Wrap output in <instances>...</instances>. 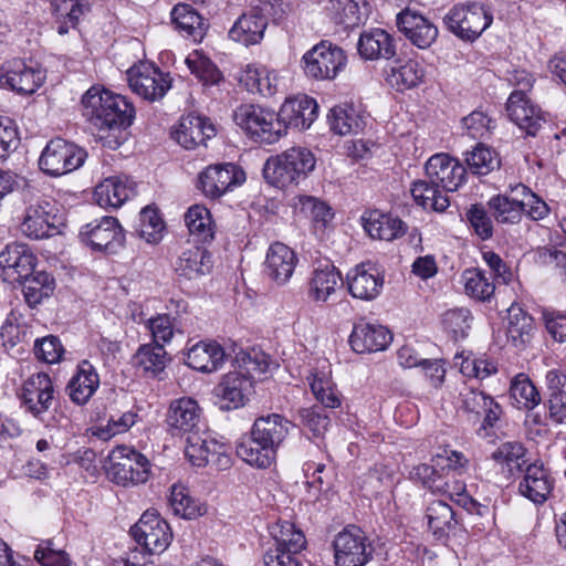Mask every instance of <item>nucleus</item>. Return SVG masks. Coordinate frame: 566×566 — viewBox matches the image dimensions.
Returning <instances> with one entry per match:
<instances>
[{
  "instance_id": "7c9ffc66",
  "label": "nucleus",
  "mask_w": 566,
  "mask_h": 566,
  "mask_svg": "<svg viewBox=\"0 0 566 566\" xmlns=\"http://www.w3.org/2000/svg\"><path fill=\"white\" fill-rule=\"evenodd\" d=\"M297 258L295 252L281 242L270 245L265 259V273L277 284H285L293 275Z\"/></svg>"
},
{
  "instance_id": "7ed1b4c3",
  "label": "nucleus",
  "mask_w": 566,
  "mask_h": 566,
  "mask_svg": "<svg viewBox=\"0 0 566 566\" xmlns=\"http://www.w3.org/2000/svg\"><path fill=\"white\" fill-rule=\"evenodd\" d=\"M237 125L243 128L255 140L273 144L285 135V124L281 122L280 112L259 105H242L234 112Z\"/></svg>"
},
{
  "instance_id": "338daca9",
  "label": "nucleus",
  "mask_w": 566,
  "mask_h": 566,
  "mask_svg": "<svg viewBox=\"0 0 566 566\" xmlns=\"http://www.w3.org/2000/svg\"><path fill=\"white\" fill-rule=\"evenodd\" d=\"M34 354L40 360L55 364L62 359L64 347L56 336L49 335L34 342Z\"/></svg>"
},
{
  "instance_id": "f704fd0d",
  "label": "nucleus",
  "mask_w": 566,
  "mask_h": 566,
  "mask_svg": "<svg viewBox=\"0 0 566 566\" xmlns=\"http://www.w3.org/2000/svg\"><path fill=\"white\" fill-rule=\"evenodd\" d=\"M291 422L279 413H271L255 419L251 432L270 448L277 449L290 432Z\"/></svg>"
},
{
  "instance_id": "09e8293b",
  "label": "nucleus",
  "mask_w": 566,
  "mask_h": 566,
  "mask_svg": "<svg viewBox=\"0 0 566 566\" xmlns=\"http://www.w3.org/2000/svg\"><path fill=\"white\" fill-rule=\"evenodd\" d=\"M237 360L240 367L239 371H242L251 380L265 375L277 366L268 354L258 349L240 353Z\"/></svg>"
},
{
  "instance_id": "3c124183",
  "label": "nucleus",
  "mask_w": 566,
  "mask_h": 566,
  "mask_svg": "<svg viewBox=\"0 0 566 566\" xmlns=\"http://www.w3.org/2000/svg\"><path fill=\"white\" fill-rule=\"evenodd\" d=\"M169 503L176 515L184 518H196L206 513V506L192 499L182 485L171 488Z\"/></svg>"
},
{
  "instance_id": "5fc2aeb1",
  "label": "nucleus",
  "mask_w": 566,
  "mask_h": 566,
  "mask_svg": "<svg viewBox=\"0 0 566 566\" xmlns=\"http://www.w3.org/2000/svg\"><path fill=\"white\" fill-rule=\"evenodd\" d=\"M424 78V69L413 60L407 61L398 69H391L388 81L398 91L409 90L419 85Z\"/></svg>"
},
{
  "instance_id": "4be33fe9",
  "label": "nucleus",
  "mask_w": 566,
  "mask_h": 566,
  "mask_svg": "<svg viewBox=\"0 0 566 566\" xmlns=\"http://www.w3.org/2000/svg\"><path fill=\"white\" fill-rule=\"evenodd\" d=\"M554 483V478L543 463H532L520 481L518 492L534 504H543L551 496Z\"/></svg>"
},
{
  "instance_id": "864d4df0",
  "label": "nucleus",
  "mask_w": 566,
  "mask_h": 566,
  "mask_svg": "<svg viewBox=\"0 0 566 566\" xmlns=\"http://www.w3.org/2000/svg\"><path fill=\"white\" fill-rule=\"evenodd\" d=\"M135 364L145 373L157 376L161 373L167 363V353L163 345H143L135 354Z\"/></svg>"
},
{
  "instance_id": "69168bd1",
  "label": "nucleus",
  "mask_w": 566,
  "mask_h": 566,
  "mask_svg": "<svg viewBox=\"0 0 566 566\" xmlns=\"http://www.w3.org/2000/svg\"><path fill=\"white\" fill-rule=\"evenodd\" d=\"M137 413L134 411L124 412L118 419H111L106 426L96 427L93 434L98 439L107 441L116 434L126 432L137 421Z\"/></svg>"
},
{
  "instance_id": "603ef678",
  "label": "nucleus",
  "mask_w": 566,
  "mask_h": 566,
  "mask_svg": "<svg viewBox=\"0 0 566 566\" xmlns=\"http://www.w3.org/2000/svg\"><path fill=\"white\" fill-rule=\"evenodd\" d=\"M424 171L427 177H465L468 170L458 159L440 153L427 160Z\"/></svg>"
},
{
  "instance_id": "2eb2a0df",
  "label": "nucleus",
  "mask_w": 566,
  "mask_h": 566,
  "mask_svg": "<svg viewBox=\"0 0 566 566\" xmlns=\"http://www.w3.org/2000/svg\"><path fill=\"white\" fill-rule=\"evenodd\" d=\"M201 419L202 409L198 401L190 397L172 400L166 415V423L172 436L198 432Z\"/></svg>"
},
{
  "instance_id": "b1692460",
  "label": "nucleus",
  "mask_w": 566,
  "mask_h": 566,
  "mask_svg": "<svg viewBox=\"0 0 566 566\" xmlns=\"http://www.w3.org/2000/svg\"><path fill=\"white\" fill-rule=\"evenodd\" d=\"M511 195V197L499 195L489 200V207L500 223L518 222L523 211L526 210L527 203L524 198H534V193L522 184L512 188Z\"/></svg>"
},
{
  "instance_id": "9d476101",
  "label": "nucleus",
  "mask_w": 566,
  "mask_h": 566,
  "mask_svg": "<svg viewBox=\"0 0 566 566\" xmlns=\"http://www.w3.org/2000/svg\"><path fill=\"white\" fill-rule=\"evenodd\" d=\"M78 237L93 251L116 253L125 243V233L115 217L105 216L83 226Z\"/></svg>"
},
{
  "instance_id": "1a4fd4ad",
  "label": "nucleus",
  "mask_w": 566,
  "mask_h": 566,
  "mask_svg": "<svg viewBox=\"0 0 566 566\" xmlns=\"http://www.w3.org/2000/svg\"><path fill=\"white\" fill-rule=\"evenodd\" d=\"M39 190L34 187V196L27 202L24 218L21 222V232L30 239H44L53 235L57 229V209L55 203L38 196Z\"/></svg>"
},
{
  "instance_id": "9b49d317",
  "label": "nucleus",
  "mask_w": 566,
  "mask_h": 566,
  "mask_svg": "<svg viewBox=\"0 0 566 566\" xmlns=\"http://www.w3.org/2000/svg\"><path fill=\"white\" fill-rule=\"evenodd\" d=\"M134 539L150 554H160L170 545L172 534L168 523L156 511H146L130 528Z\"/></svg>"
},
{
  "instance_id": "6ab92c4d",
  "label": "nucleus",
  "mask_w": 566,
  "mask_h": 566,
  "mask_svg": "<svg viewBox=\"0 0 566 566\" xmlns=\"http://www.w3.org/2000/svg\"><path fill=\"white\" fill-rule=\"evenodd\" d=\"M214 125L209 118L200 115L188 114L182 116L177 127L171 132V137L184 148L195 149L214 137Z\"/></svg>"
},
{
  "instance_id": "0e129e2a",
  "label": "nucleus",
  "mask_w": 566,
  "mask_h": 566,
  "mask_svg": "<svg viewBox=\"0 0 566 566\" xmlns=\"http://www.w3.org/2000/svg\"><path fill=\"white\" fill-rule=\"evenodd\" d=\"M465 217L476 237L483 241L492 238L493 222L482 205H471Z\"/></svg>"
},
{
  "instance_id": "bb28decb",
  "label": "nucleus",
  "mask_w": 566,
  "mask_h": 566,
  "mask_svg": "<svg viewBox=\"0 0 566 566\" xmlns=\"http://www.w3.org/2000/svg\"><path fill=\"white\" fill-rule=\"evenodd\" d=\"M185 457L191 465L197 468L206 467L213 457H218V462L221 465H228L230 463V459L224 452L223 444L208 436H201L198 432L187 437Z\"/></svg>"
},
{
  "instance_id": "aec40b11",
  "label": "nucleus",
  "mask_w": 566,
  "mask_h": 566,
  "mask_svg": "<svg viewBox=\"0 0 566 566\" xmlns=\"http://www.w3.org/2000/svg\"><path fill=\"white\" fill-rule=\"evenodd\" d=\"M398 29L420 49L429 48L438 36V28L418 11L406 7L397 14Z\"/></svg>"
},
{
  "instance_id": "f8f14e48",
  "label": "nucleus",
  "mask_w": 566,
  "mask_h": 566,
  "mask_svg": "<svg viewBox=\"0 0 566 566\" xmlns=\"http://www.w3.org/2000/svg\"><path fill=\"white\" fill-rule=\"evenodd\" d=\"M313 153L305 148H292L280 156L269 158L262 168V177H295L315 168Z\"/></svg>"
},
{
  "instance_id": "680f3d73",
  "label": "nucleus",
  "mask_w": 566,
  "mask_h": 566,
  "mask_svg": "<svg viewBox=\"0 0 566 566\" xmlns=\"http://www.w3.org/2000/svg\"><path fill=\"white\" fill-rule=\"evenodd\" d=\"M146 327L150 332L154 343L164 346L174 337L176 318L170 314H157L147 319Z\"/></svg>"
},
{
  "instance_id": "2f4dec72",
  "label": "nucleus",
  "mask_w": 566,
  "mask_h": 566,
  "mask_svg": "<svg viewBox=\"0 0 566 566\" xmlns=\"http://www.w3.org/2000/svg\"><path fill=\"white\" fill-rule=\"evenodd\" d=\"M171 22L175 29L184 36L201 42L208 30L207 20L190 4L178 3L171 12Z\"/></svg>"
},
{
  "instance_id": "49530a36",
  "label": "nucleus",
  "mask_w": 566,
  "mask_h": 566,
  "mask_svg": "<svg viewBox=\"0 0 566 566\" xmlns=\"http://www.w3.org/2000/svg\"><path fill=\"white\" fill-rule=\"evenodd\" d=\"M365 0H329L327 8L331 19L344 28H355L361 23V7Z\"/></svg>"
},
{
  "instance_id": "20e7f679",
  "label": "nucleus",
  "mask_w": 566,
  "mask_h": 566,
  "mask_svg": "<svg viewBox=\"0 0 566 566\" xmlns=\"http://www.w3.org/2000/svg\"><path fill=\"white\" fill-rule=\"evenodd\" d=\"M107 476L123 486L145 483L150 464L145 455L125 446L112 450L105 462Z\"/></svg>"
},
{
  "instance_id": "cd10ccee",
  "label": "nucleus",
  "mask_w": 566,
  "mask_h": 566,
  "mask_svg": "<svg viewBox=\"0 0 566 566\" xmlns=\"http://www.w3.org/2000/svg\"><path fill=\"white\" fill-rule=\"evenodd\" d=\"M340 282V273L331 261H318L308 280V297L316 303H325L336 292Z\"/></svg>"
},
{
  "instance_id": "f3484780",
  "label": "nucleus",
  "mask_w": 566,
  "mask_h": 566,
  "mask_svg": "<svg viewBox=\"0 0 566 566\" xmlns=\"http://www.w3.org/2000/svg\"><path fill=\"white\" fill-rule=\"evenodd\" d=\"M509 118L527 135L535 136L545 123L541 108L532 103L524 91H513L506 102Z\"/></svg>"
},
{
  "instance_id": "13d9d810",
  "label": "nucleus",
  "mask_w": 566,
  "mask_h": 566,
  "mask_svg": "<svg viewBox=\"0 0 566 566\" xmlns=\"http://www.w3.org/2000/svg\"><path fill=\"white\" fill-rule=\"evenodd\" d=\"M468 170L473 175L486 176L500 167L497 155L482 144H478L465 158Z\"/></svg>"
},
{
  "instance_id": "39448f33",
  "label": "nucleus",
  "mask_w": 566,
  "mask_h": 566,
  "mask_svg": "<svg viewBox=\"0 0 566 566\" xmlns=\"http://www.w3.org/2000/svg\"><path fill=\"white\" fill-rule=\"evenodd\" d=\"M345 51L327 40L308 50L301 60L305 75L316 81L334 80L346 66Z\"/></svg>"
},
{
  "instance_id": "393cba45",
  "label": "nucleus",
  "mask_w": 566,
  "mask_h": 566,
  "mask_svg": "<svg viewBox=\"0 0 566 566\" xmlns=\"http://www.w3.org/2000/svg\"><path fill=\"white\" fill-rule=\"evenodd\" d=\"M128 83L134 93L150 102L161 98L170 87L167 75L151 66L132 70L128 73Z\"/></svg>"
},
{
  "instance_id": "c756f323",
  "label": "nucleus",
  "mask_w": 566,
  "mask_h": 566,
  "mask_svg": "<svg viewBox=\"0 0 566 566\" xmlns=\"http://www.w3.org/2000/svg\"><path fill=\"white\" fill-rule=\"evenodd\" d=\"M364 230L373 239L392 241L407 232L406 223L398 217L379 210L367 211L361 216Z\"/></svg>"
},
{
  "instance_id": "4d7b16f0",
  "label": "nucleus",
  "mask_w": 566,
  "mask_h": 566,
  "mask_svg": "<svg viewBox=\"0 0 566 566\" xmlns=\"http://www.w3.org/2000/svg\"><path fill=\"white\" fill-rule=\"evenodd\" d=\"M331 129L338 135L356 134L361 129V120L352 106H334L328 114Z\"/></svg>"
},
{
  "instance_id": "8fccbe9b",
  "label": "nucleus",
  "mask_w": 566,
  "mask_h": 566,
  "mask_svg": "<svg viewBox=\"0 0 566 566\" xmlns=\"http://www.w3.org/2000/svg\"><path fill=\"white\" fill-rule=\"evenodd\" d=\"M462 279L467 294L473 298L486 301L494 294V283L481 269H467L462 274Z\"/></svg>"
},
{
  "instance_id": "4468645a",
  "label": "nucleus",
  "mask_w": 566,
  "mask_h": 566,
  "mask_svg": "<svg viewBox=\"0 0 566 566\" xmlns=\"http://www.w3.org/2000/svg\"><path fill=\"white\" fill-rule=\"evenodd\" d=\"M44 78L41 69L28 65L20 59L9 61L0 71V85L22 95L33 94Z\"/></svg>"
},
{
  "instance_id": "0eeeda50",
  "label": "nucleus",
  "mask_w": 566,
  "mask_h": 566,
  "mask_svg": "<svg viewBox=\"0 0 566 566\" xmlns=\"http://www.w3.org/2000/svg\"><path fill=\"white\" fill-rule=\"evenodd\" d=\"M335 566H365L374 556V546L365 532L357 526H347L333 539Z\"/></svg>"
},
{
  "instance_id": "ea45409f",
  "label": "nucleus",
  "mask_w": 566,
  "mask_h": 566,
  "mask_svg": "<svg viewBox=\"0 0 566 566\" xmlns=\"http://www.w3.org/2000/svg\"><path fill=\"white\" fill-rule=\"evenodd\" d=\"M266 27L264 18L251 10L238 18L229 30V38L244 46L254 45L263 39Z\"/></svg>"
},
{
  "instance_id": "c03bdc74",
  "label": "nucleus",
  "mask_w": 566,
  "mask_h": 566,
  "mask_svg": "<svg viewBox=\"0 0 566 566\" xmlns=\"http://www.w3.org/2000/svg\"><path fill=\"white\" fill-rule=\"evenodd\" d=\"M185 224L199 242H209L214 237V223L210 211L203 205L190 206L184 216Z\"/></svg>"
},
{
  "instance_id": "473e14b6",
  "label": "nucleus",
  "mask_w": 566,
  "mask_h": 566,
  "mask_svg": "<svg viewBox=\"0 0 566 566\" xmlns=\"http://www.w3.org/2000/svg\"><path fill=\"white\" fill-rule=\"evenodd\" d=\"M307 380L315 399L325 408L334 409L340 406V394L332 379L329 364L324 361L321 367L311 371Z\"/></svg>"
},
{
  "instance_id": "f257e3e1",
  "label": "nucleus",
  "mask_w": 566,
  "mask_h": 566,
  "mask_svg": "<svg viewBox=\"0 0 566 566\" xmlns=\"http://www.w3.org/2000/svg\"><path fill=\"white\" fill-rule=\"evenodd\" d=\"M83 115L98 132H122L135 118L133 104L123 95L92 86L82 97Z\"/></svg>"
},
{
  "instance_id": "5701e85b",
  "label": "nucleus",
  "mask_w": 566,
  "mask_h": 566,
  "mask_svg": "<svg viewBox=\"0 0 566 566\" xmlns=\"http://www.w3.org/2000/svg\"><path fill=\"white\" fill-rule=\"evenodd\" d=\"M357 51L366 61L390 60L396 56L397 41L386 30L374 28L360 33Z\"/></svg>"
},
{
  "instance_id": "de8ad7c7",
  "label": "nucleus",
  "mask_w": 566,
  "mask_h": 566,
  "mask_svg": "<svg viewBox=\"0 0 566 566\" xmlns=\"http://www.w3.org/2000/svg\"><path fill=\"white\" fill-rule=\"evenodd\" d=\"M510 395L520 409L532 410L541 403V395L525 374H517L511 381Z\"/></svg>"
},
{
  "instance_id": "6e6d98bb",
  "label": "nucleus",
  "mask_w": 566,
  "mask_h": 566,
  "mask_svg": "<svg viewBox=\"0 0 566 566\" xmlns=\"http://www.w3.org/2000/svg\"><path fill=\"white\" fill-rule=\"evenodd\" d=\"M165 222L157 208L147 206L140 211L138 233L148 243L156 244L164 238Z\"/></svg>"
},
{
  "instance_id": "774afa93",
  "label": "nucleus",
  "mask_w": 566,
  "mask_h": 566,
  "mask_svg": "<svg viewBox=\"0 0 566 566\" xmlns=\"http://www.w3.org/2000/svg\"><path fill=\"white\" fill-rule=\"evenodd\" d=\"M34 558L42 566H71L69 555L62 549H55L50 541L43 542L36 547Z\"/></svg>"
},
{
  "instance_id": "e2e57ef3",
  "label": "nucleus",
  "mask_w": 566,
  "mask_h": 566,
  "mask_svg": "<svg viewBox=\"0 0 566 566\" xmlns=\"http://www.w3.org/2000/svg\"><path fill=\"white\" fill-rule=\"evenodd\" d=\"M444 329L455 339L467 337L471 328V314L467 308L450 310L443 315Z\"/></svg>"
},
{
  "instance_id": "423d86ee",
  "label": "nucleus",
  "mask_w": 566,
  "mask_h": 566,
  "mask_svg": "<svg viewBox=\"0 0 566 566\" xmlns=\"http://www.w3.org/2000/svg\"><path fill=\"white\" fill-rule=\"evenodd\" d=\"M492 21V14L478 2L454 6L443 18L448 30L467 42L475 41Z\"/></svg>"
},
{
  "instance_id": "a211bd4d",
  "label": "nucleus",
  "mask_w": 566,
  "mask_h": 566,
  "mask_svg": "<svg viewBox=\"0 0 566 566\" xmlns=\"http://www.w3.org/2000/svg\"><path fill=\"white\" fill-rule=\"evenodd\" d=\"M463 410L474 420L483 419L480 430L493 428L502 417L503 410L494 398L483 390L472 387L464 388L461 394Z\"/></svg>"
},
{
  "instance_id": "79ce46f5",
  "label": "nucleus",
  "mask_w": 566,
  "mask_h": 566,
  "mask_svg": "<svg viewBox=\"0 0 566 566\" xmlns=\"http://www.w3.org/2000/svg\"><path fill=\"white\" fill-rule=\"evenodd\" d=\"M35 265V258L24 244H8L0 252V266L3 270H12L17 279H27L31 275Z\"/></svg>"
},
{
  "instance_id": "4c0bfd02",
  "label": "nucleus",
  "mask_w": 566,
  "mask_h": 566,
  "mask_svg": "<svg viewBox=\"0 0 566 566\" xmlns=\"http://www.w3.org/2000/svg\"><path fill=\"white\" fill-rule=\"evenodd\" d=\"M211 269V254L201 247H190L184 250L175 263L177 274L188 280L206 275Z\"/></svg>"
},
{
  "instance_id": "f03ea898",
  "label": "nucleus",
  "mask_w": 566,
  "mask_h": 566,
  "mask_svg": "<svg viewBox=\"0 0 566 566\" xmlns=\"http://www.w3.org/2000/svg\"><path fill=\"white\" fill-rule=\"evenodd\" d=\"M271 541L263 554L264 566H302L301 553L306 548L303 531L290 521L269 527Z\"/></svg>"
},
{
  "instance_id": "bf43d9fd",
  "label": "nucleus",
  "mask_w": 566,
  "mask_h": 566,
  "mask_svg": "<svg viewBox=\"0 0 566 566\" xmlns=\"http://www.w3.org/2000/svg\"><path fill=\"white\" fill-rule=\"evenodd\" d=\"M448 473L440 470L434 462L421 463L412 469L410 476L412 480L419 481L424 488L432 493L443 490L444 478Z\"/></svg>"
},
{
  "instance_id": "a878e982",
  "label": "nucleus",
  "mask_w": 566,
  "mask_h": 566,
  "mask_svg": "<svg viewBox=\"0 0 566 566\" xmlns=\"http://www.w3.org/2000/svg\"><path fill=\"white\" fill-rule=\"evenodd\" d=\"M391 339L385 326L360 321L354 325L349 344L354 352L365 354L386 349Z\"/></svg>"
},
{
  "instance_id": "052dcab7",
  "label": "nucleus",
  "mask_w": 566,
  "mask_h": 566,
  "mask_svg": "<svg viewBox=\"0 0 566 566\" xmlns=\"http://www.w3.org/2000/svg\"><path fill=\"white\" fill-rule=\"evenodd\" d=\"M54 291V280L45 272L36 273L24 286L27 302L34 306L49 297Z\"/></svg>"
},
{
  "instance_id": "e433bc0d",
  "label": "nucleus",
  "mask_w": 566,
  "mask_h": 566,
  "mask_svg": "<svg viewBox=\"0 0 566 566\" xmlns=\"http://www.w3.org/2000/svg\"><path fill=\"white\" fill-rule=\"evenodd\" d=\"M99 386L98 375L87 360H83L75 375L69 381L66 390L76 405H85Z\"/></svg>"
},
{
  "instance_id": "37998d69",
  "label": "nucleus",
  "mask_w": 566,
  "mask_h": 566,
  "mask_svg": "<svg viewBox=\"0 0 566 566\" xmlns=\"http://www.w3.org/2000/svg\"><path fill=\"white\" fill-rule=\"evenodd\" d=\"M411 193L416 202L433 211L442 212L449 207L444 190L432 179H418L413 182Z\"/></svg>"
},
{
  "instance_id": "ddd939ff",
  "label": "nucleus",
  "mask_w": 566,
  "mask_h": 566,
  "mask_svg": "<svg viewBox=\"0 0 566 566\" xmlns=\"http://www.w3.org/2000/svg\"><path fill=\"white\" fill-rule=\"evenodd\" d=\"M253 392V380L242 371L228 373L213 389L216 405L221 410L243 407Z\"/></svg>"
},
{
  "instance_id": "c85d7f7f",
  "label": "nucleus",
  "mask_w": 566,
  "mask_h": 566,
  "mask_svg": "<svg viewBox=\"0 0 566 566\" xmlns=\"http://www.w3.org/2000/svg\"><path fill=\"white\" fill-rule=\"evenodd\" d=\"M318 105L316 101L307 95H301L289 98L280 108L281 122L285 124V130L289 127L298 130H305L311 127L316 119Z\"/></svg>"
},
{
  "instance_id": "72a5a7b5",
  "label": "nucleus",
  "mask_w": 566,
  "mask_h": 566,
  "mask_svg": "<svg viewBox=\"0 0 566 566\" xmlns=\"http://www.w3.org/2000/svg\"><path fill=\"white\" fill-rule=\"evenodd\" d=\"M226 359L224 349L217 342H199L187 353V364L192 369L212 373L221 368Z\"/></svg>"
},
{
  "instance_id": "412c9836",
  "label": "nucleus",
  "mask_w": 566,
  "mask_h": 566,
  "mask_svg": "<svg viewBox=\"0 0 566 566\" xmlns=\"http://www.w3.org/2000/svg\"><path fill=\"white\" fill-rule=\"evenodd\" d=\"M384 275L373 263H360L347 273L349 293L360 300L376 298L384 286Z\"/></svg>"
},
{
  "instance_id": "6e6552de",
  "label": "nucleus",
  "mask_w": 566,
  "mask_h": 566,
  "mask_svg": "<svg viewBox=\"0 0 566 566\" xmlns=\"http://www.w3.org/2000/svg\"><path fill=\"white\" fill-rule=\"evenodd\" d=\"M86 151L62 138H55L48 143L43 149L39 166L51 177H62L81 167L86 159Z\"/></svg>"
},
{
  "instance_id": "dca6fc26",
  "label": "nucleus",
  "mask_w": 566,
  "mask_h": 566,
  "mask_svg": "<svg viewBox=\"0 0 566 566\" xmlns=\"http://www.w3.org/2000/svg\"><path fill=\"white\" fill-rule=\"evenodd\" d=\"M54 399V388L50 376L38 373L30 376L22 386L21 401L28 412L35 418H41Z\"/></svg>"
},
{
  "instance_id": "58836bf2",
  "label": "nucleus",
  "mask_w": 566,
  "mask_h": 566,
  "mask_svg": "<svg viewBox=\"0 0 566 566\" xmlns=\"http://www.w3.org/2000/svg\"><path fill=\"white\" fill-rule=\"evenodd\" d=\"M535 326L533 317L521 306L511 305L507 310V340L516 348H525L532 340Z\"/></svg>"
},
{
  "instance_id": "a19ab883",
  "label": "nucleus",
  "mask_w": 566,
  "mask_h": 566,
  "mask_svg": "<svg viewBox=\"0 0 566 566\" xmlns=\"http://www.w3.org/2000/svg\"><path fill=\"white\" fill-rule=\"evenodd\" d=\"M129 179H103L94 190V198L103 208H119L132 196L134 188L128 185Z\"/></svg>"
},
{
  "instance_id": "a18cd8bd",
  "label": "nucleus",
  "mask_w": 566,
  "mask_h": 566,
  "mask_svg": "<svg viewBox=\"0 0 566 566\" xmlns=\"http://www.w3.org/2000/svg\"><path fill=\"white\" fill-rule=\"evenodd\" d=\"M428 526L437 538H443L455 527V513L443 501H433L427 507Z\"/></svg>"
},
{
  "instance_id": "c9c22d12",
  "label": "nucleus",
  "mask_w": 566,
  "mask_h": 566,
  "mask_svg": "<svg viewBox=\"0 0 566 566\" xmlns=\"http://www.w3.org/2000/svg\"><path fill=\"white\" fill-rule=\"evenodd\" d=\"M235 451L242 461L256 469L270 468L277 453L251 431L238 442Z\"/></svg>"
}]
</instances>
